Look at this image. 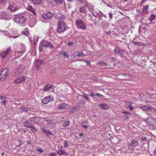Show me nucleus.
<instances>
[{
  "label": "nucleus",
  "instance_id": "obj_1",
  "mask_svg": "<svg viewBox=\"0 0 156 156\" xmlns=\"http://www.w3.org/2000/svg\"><path fill=\"white\" fill-rule=\"evenodd\" d=\"M93 10H94L93 8L90 5L86 4L84 5L80 8L79 11L83 13L86 14H88Z\"/></svg>",
  "mask_w": 156,
  "mask_h": 156
},
{
  "label": "nucleus",
  "instance_id": "obj_2",
  "mask_svg": "<svg viewBox=\"0 0 156 156\" xmlns=\"http://www.w3.org/2000/svg\"><path fill=\"white\" fill-rule=\"evenodd\" d=\"M75 23L77 28L83 30H85L87 29V25L82 20L80 19L76 20Z\"/></svg>",
  "mask_w": 156,
  "mask_h": 156
},
{
  "label": "nucleus",
  "instance_id": "obj_3",
  "mask_svg": "<svg viewBox=\"0 0 156 156\" xmlns=\"http://www.w3.org/2000/svg\"><path fill=\"white\" fill-rule=\"evenodd\" d=\"M39 47V51H41L43 50L42 47H48L50 48H53L54 46L52 45V44L50 42L45 40L42 41L40 43Z\"/></svg>",
  "mask_w": 156,
  "mask_h": 156
},
{
  "label": "nucleus",
  "instance_id": "obj_4",
  "mask_svg": "<svg viewBox=\"0 0 156 156\" xmlns=\"http://www.w3.org/2000/svg\"><path fill=\"white\" fill-rule=\"evenodd\" d=\"M66 26L64 22L59 21L58 24L57 31L59 33L64 32L66 30Z\"/></svg>",
  "mask_w": 156,
  "mask_h": 156
},
{
  "label": "nucleus",
  "instance_id": "obj_5",
  "mask_svg": "<svg viewBox=\"0 0 156 156\" xmlns=\"http://www.w3.org/2000/svg\"><path fill=\"white\" fill-rule=\"evenodd\" d=\"M26 20V18L22 15L16 14L15 15L14 20L17 23H24Z\"/></svg>",
  "mask_w": 156,
  "mask_h": 156
},
{
  "label": "nucleus",
  "instance_id": "obj_6",
  "mask_svg": "<svg viewBox=\"0 0 156 156\" xmlns=\"http://www.w3.org/2000/svg\"><path fill=\"white\" fill-rule=\"evenodd\" d=\"M8 74V70L6 68L4 69L0 74V80L2 81L5 79Z\"/></svg>",
  "mask_w": 156,
  "mask_h": 156
},
{
  "label": "nucleus",
  "instance_id": "obj_7",
  "mask_svg": "<svg viewBox=\"0 0 156 156\" xmlns=\"http://www.w3.org/2000/svg\"><path fill=\"white\" fill-rule=\"evenodd\" d=\"M25 70V67L24 65H21L15 72V75L18 76L22 74Z\"/></svg>",
  "mask_w": 156,
  "mask_h": 156
},
{
  "label": "nucleus",
  "instance_id": "obj_8",
  "mask_svg": "<svg viewBox=\"0 0 156 156\" xmlns=\"http://www.w3.org/2000/svg\"><path fill=\"white\" fill-rule=\"evenodd\" d=\"M8 9L12 12L16 11L18 10L19 8L14 2L11 3L9 5Z\"/></svg>",
  "mask_w": 156,
  "mask_h": 156
},
{
  "label": "nucleus",
  "instance_id": "obj_9",
  "mask_svg": "<svg viewBox=\"0 0 156 156\" xmlns=\"http://www.w3.org/2000/svg\"><path fill=\"white\" fill-rule=\"evenodd\" d=\"M54 99L52 97L49 96L44 98L42 100V102L44 104H46L50 101H52Z\"/></svg>",
  "mask_w": 156,
  "mask_h": 156
},
{
  "label": "nucleus",
  "instance_id": "obj_10",
  "mask_svg": "<svg viewBox=\"0 0 156 156\" xmlns=\"http://www.w3.org/2000/svg\"><path fill=\"white\" fill-rule=\"evenodd\" d=\"M44 64V62L43 60L38 59L35 63V65L37 69L40 68L41 66H43Z\"/></svg>",
  "mask_w": 156,
  "mask_h": 156
},
{
  "label": "nucleus",
  "instance_id": "obj_11",
  "mask_svg": "<svg viewBox=\"0 0 156 156\" xmlns=\"http://www.w3.org/2000/svg\"><path fill=\"white\" fill-rule=\"evenodd\" d=\"M11 50V48H8L5 51H2L0 53V56L3 58H5L8 54L9 53L10 51Z\"/></svg>",
  "mask_w": 156,
  "mask_h": 156
},
{
  "label": "nucleus",
  "instance_id": "obj_12",
  "mask_svg": "<svg viewBox=\"0 0 156 156\" xmlns=\"http://www.w3.org/2000/svg\"><path fill=\"white\" fill-rule=\"evenodd\" d=\"M25 80V78L24 76L20 77L17 78L14 81V83L16 84H18L19 83H23L24 82Z\"/></svg>",
  "mask_w": 156,
  "mask_h": 156
},
{
  "label": "nucleus",
  "instance_id": "obj_13",
  "mask_svg": "<svg viewBox=\"0 0 156 156\" xmlns=\"http://www.w3.org/2000/svg\"><path fill=\"white\" fill-rule=\"evenodd\" d=\"M53 16V14L51 12H49L46 14H44L42 15V17L45 20H48L51 18Z\"/></svg>",
  "mask_w": 156,
  "mask_h": 156
},
{
  "label": "nucleus",
  "instance_id": "obj_14",
  "mask_svg": "<svg viewBox=\"0 0 156 156\" xmlns=\"http://www.w3.org/2000/svg\"><path fill=\"white\" fill-rule=\"evenodd\" d=\"M54 16L56 19L58 20H63L65 18V16L61 14L60 13L55 14Z\"/></svg>",
  "mask_w": 156,
  "mask_h": 156
},
{
  "label": "nucleus",
  "instance_id": "obj_15",
  "mask_svg": "<svg viewBox=\"0 0 156 156\" xmlns=\"http://www.w3.org/2000/svg\"><path fill=\"white\" fill-rule=\"evenodd\" d=\"M0 100H1L0 104L6 107V103L7 101L6 100L5 98L2 96H0Z\"/></svg>",
  "mask_w": 156,
  "mask_h": 156
},
{
  "label": "nucleus",
  "instance_id": "obj_16",
  "mask_svg": "<svg viewBox=\"0 0 156 156\" xmlns=\"http://www.w3.org/2000/svg\"><path fill=\"white\" fill-rule=\"evenodd\" d=\"M138 144L139 143L137 141L135 140H133L131 141V143H129L128 145L133 147H136L138 146Z\"/></svg>",
  "mask_w": 156,
  "mask_h": 156
},
{
  "label": "nucleus",
  "instance_id": "obj_17",
  "mask_svg": "<svg viewBox=\"0 0 156 156\" xmlns=\"http://www.w3.org/2000/svg\"><path fill=\"white\" fill-rule=\"evenodd\" d=\"M121 49L119 48H115L114 50V51L116 54H119L121 57H123V53L121 51Z\"/></svg>",
  "mask_w": 156,
  "mask_h": 156
},
{
  "label": "nucleus",
  "instance_id": "obj_18",
  "mask_svg": "<svg viewBox=\"0 0 156 156\" xmlns=\"http://www.w3.org/2000/svg\"><path fill=\"white\" fill-rule=\"evenodd\" d=\"M68 104L65 103H62L58 106V108L59 109H63L66 108Z\"/></svg>",
  "mask_w": 156,
  "mask_h": 156
},
{
  "label": "nucleus",
  "instance_id": "obj_19",
  "mask_svg": "<svg viewBox=\"0 0 156 156\" xmlns=\"http://www.w3.org/2000/svg\"><path fill=\"white\" fill-rule=\"evenodd\" d=\"M148 5H144L143 6L142 11V14L143 15H145L147 13V8Z\"/></svg>",
  "mask_w": 156,
  "mask_h": 156
},
{
  "label": "nucleus",
  "instance_id": "obj_20",
  "mask_svg": "<svg viewBox=\"0 0 156 156\" xmlns=\"http://www.w3.org/2000/svg\"><path fill=\"white\" fill-rule=\"evenodd\" d=\"M52 85L50 84H47L46 85L43 91L44 92H46L49 91L52 88Z\"/></svg>",
  "mask_w": 156,
  "mask_h": 156
},
{
  "label": "nucleus",
  "instance_id": "obj_21",
  "mask_svg": "<svg viewBox=\"0 0 156 156\" xmlns=\"http://www.w3.org/2000/svg\"><path fill=\"white\" fill-rule=\"evenodd\" d=\"M58 154L60 155H67L68 154L66 152L62 150H58L57 151Z\"/></svg>",
  "mask_w": 156,
  "mask_h": 156
},
{
  "label": "nucleus",
  "instance_id": "obj_22",
  "mask_svg": "<svg viewBox=\"0 0 156 156\" xmlns=\"http://www.w3.org/2000/svg\"><path fill=\"white\" fill-rule=\"evenodd\" d=\"M6 14L4 12H1L0 13V18L2 19H5L8 20L6 17Z\"/></svg>",
  "mask_w": 156,
  "mask_h": 156
},
{
  "label": "nucleus",
  "instance_id": "obj_23",
  "mask_svg": "<svg viewBox=\"0 0 156 156\" xmlns=\"http://www.w3.org/2000/svg\"><path fill=\"white\" fill-rule=\"evenodd\" d=\"M32 1L34 4H41L42 2V0H31Z\"/></svg>",
  "mask_w": 156,
  "mask_h": 156
},
{
  "label": "nucleus",
  "instance_id": "obj_24",
  "mask_svg": "<svg viewBox=\"0 0 156 156\" xmlns=\"http://www.w3.org/2000/svg\"><path fill=\"white\" fill-rule=\"evenodd\" d=\"M100 107L101 108L104 109H107L109 107L108 105L105 104H103L102 105H101Z\"/></svg>",
  "mask_w": 156,
  "mask_h": 156
},
{
  "label": "nucleus",
  "instance_id": "obj_25",
  "mask_svg": "<svg viewBox=\"0 0 156 156\" xmlns=\"http://www.w3.org/2000/svg\"><path fill=\"white\" fill-rule=\"evenodd\" d=\"M74 54H76L75 55L74 57H73V58H75L77 56H79L83 55V52H80V51H78L74 53Z\"/></svg>",
  "mask_w": 156,
  "mask_h": 156
},
{
  "label": "nucleus",
  "instance_id": "obj_26",
  "mask_svg": "<svg viewBox=\"0 0 156 156\" xmlns=\"http://www.w3.org/2000/svg\"><path fill=\"white\" fill-rule=\"evenodd\" d=\"M82 96L84 98L86 101L90 102V98L88 97V95L87 94L84 93L83 95H82Z\"/></svg>",
  "mask_w": 156,
  "mask_h": 156
},
{
  "label": "nucleus",
  "instance_id": "obj_27",
  "mask_svg": "<svg viewBox=\"0 0 156 156\" xmlns=\"http://www.w3.org/2000/svg\"><path fill=\"white\" fill-rule=\"evenodd\" d=\"M28 9L29 11L32 12L33 14H35V11L34 10V9L33 8L32 6L29 5L28 6Z\"/></svg>",
  "mask_w": 156,
  "mask_h": 156
},
{
  "label": "nucleus",
  "instance_id": "obj_28",
  "mask_svg": "<svg viewBox=\"0 0 156 156\" xmlns=\"http://www.w3.org/2000/svg\"><path fill=\"white\" fill-rule=\"evenodd\" d=\"M42 132L44 134H45L47 136H48V132H47L48 131V130H47L46 128H43L42 129Z\"/></svg>",
  "mask_w": 156,
  "mask_h": 156
},
{
  "label": "nucleus",
  "instance_id": "obj_29",
  "mask_svg": "<svg viewBox=\"0 0 156 156\" xmlns=\"http://www.w3.org/2000/svg\"><path fill=\"white\" fill-rule=\"evenodd\" d=\"M93 10L92 11L90 12L92 13V15L90 14L89 12L88 13V15H89V16L91 18V19L92 18V17L93 16H94L95 17H97V16H98L97 14L96 13H94V12H93Z\"/></svg>",
  "mask_w": 156,
  "mask_h": 156
},
{
  "label": "nucleus",
  "instance_id": "obj_30",
  "mask_svg": "<svg viewBox=\"0 0 156 156\" xmlns=\"http://www.w3.org/2000/svg\"><path fill=\"white\" fill-rule=\"evenodd\" d=\"M45 121L47 122V125H49L54 123V120L48 119L45 120Z\"/></svg>",
  "mask_w": 156,
  "mask_h": 156
},
{
  "label": "nucleus",
  "instance_id": "obj_31",
  "mask_svg": "<svg viewBox=\"0 0 156 156\" xmlns=\"http://www.w3.org/2000/svg\"><path fill=\"white\" fill-rule=\"evenodd\" d=\"M70 124V121H64L62 124V125L64 127H66L68 126Z\"/></svg>",
  "mask_w": 156,
  "mask_h": 156
},
{
  "label": "nucleus",
  "instance_id": "obj_32",
  "mask_svg": "<svg viewBox=\"0 0 156 156\" xmlns=\"http://www.w3.org/2000/svg\"><path fill=\"white\" fill-rule=\"evenodd\" d=\"M54 1L56 4H61L63 2H64V0H54Z\"/></svg>",
  "mask_w": 156,
  "mask_h": 156
},
{
  "label": "nucleus",
  "instance_id": "obj_33",
  "mask_svg": "<svg viewBox=\"0 0 156 156\" xmlns=\"http://www.w3.org/2000/svg\"><path fill=\"white\" fill-rule=\"evenodd\" d=\"M30 128L31 129V130L32 132L35 133L36 132L37 129L34 126H32Z\"/></svg>",
  "mask_w": 156,
  "mask_h": 156
},
{
  "label": "nucleus",
  "instance_id": "obj_34",
  "mask_svg": "<svg viewBox=\"0 0 156 156\" xmlns=\"http://www.w3.org/2000/svg\"><path fill=\"white\" fill-rule=\"evenodd\" d=\"M152 109L155 110V108L154 107L151 106H150L149 107H148L147 106V110L148 111H151Z\"/></svg>",
  "mask_w": 156,
  "mask_h": 156
},
{
  "label": "nucleus",
  "instance_id": "obj_35",
  "mask_svg": "<svg viewBox=\"0 0 156 156\" xmlns=\"http://www.w3.org/2000/svg\"><path fill=\"white\" fill-rule=\"evenodd\" d=\"M24 52L25 51H19V52H16L15 54L16 55V54L17 53L18 55H19V56H20L21 55V54L24 53Z\"/></svg>",
  "mask_w": 156,
  "mask_h": 156
},
{
  "label": "nucleus",
  "instance_id": "obj_36",
  "mask_svg": "<svg viewBox=\"0 0 156 156\" xmlns=\"http://www.w3.org/2000/svg\"><path fill=\"white\" fill-rule=\"evenodd\" d=\"M64 146L65 148H66L68 146V142L66 140L64 141Z\"/></svg>",
  "mask_w": 156,
  "mask_h": 156
},
{
  "label": "nucleus",
  "instance_id": "obj_37",
  "mask_svg": "<svg viewBox=\"0 0 156 156\" xmlns=\"http://www.w3.org/2000/svg\"><path fill=\"white\" fill-rule=\"evenodd\" d=\"M24 126L25 127H28L29 128H31L32 126L33 125L31 124H23Z\"/></svg>",
  "mask_w": 156,
  "mask_h": 156
},
{
  "label": "nucleus",
  "instance_id": "obj_38",
  "mask_svg": "<svg viewBox=\"0 0 156 156\" xmlns=\"http://www.w3.org/2000/svg\"><path fill=\"white\" fill-rule=\"evenodd\" d=\"M147 105H144V106L140 107V108L142 109L144 111L147 110Z\"/></svg>",
  "mask_w": 156,
  "mask_h": 156
},
{
  "label": "nucleus",
  "instance_id": "obj_39",
  "mask_svg": "<svg viewBox=\"0 0 156 156\" xmlns=\"http://www.w3.org/2000/svg\"><path fill=\"white\" fill-rule=\"evenodd\" d=\"M30 122H34L36 119V117L30 118L29 119Z\"/></svg>",
  "mask_w": 156,
  "mask_h": 156
},
{
  "label": "nucleus",
  "instance_id": "obj_40",
  "mask_svg": "<svg viewBox=\"0 0 156 156\" xmlns=\"http://www.w3.org/2000/svg\"><path fill=\"white\" fill-rule=\"evenodd\" d=\"M98 64L99 65H101V66H106L107 64L104 62H101L98 63Z\"/></svg>",
  "mask_w": 156,
  "mask_h": 156
},
{
  "label": "nucleus",
  "instance_id": "obj_41",
  "mask_svg": "<svg viewBox=\"0 0 156 156\" xmlns=\"http://www.w3.org/2000/svg\"><path fill=\"white\" fill-rule=\"evenodd\" d=\"M21 110L23 111L27 112L28 111V109L27 108L25 107H22L21 108Z\"/></svg>",
  "mask_w": 156,
  "mask_h": 156
},
{
  "label": "nucleus",
  "instance_id": "obj_42",
  "mask_svg": "<svg viewBox=\"0 0 156 156\" xmlns=\"http://www.w3.org/2000/svg\"><path fill=\"white\" fill-rule=\"evenodd\" d=\"M155 15H154V14H152L151 15V17H150V20L151 21H152L153 20L155 19Z\"/></svg>",
  "mask_w": 156,
  "mask_h": 156
},
{
  "label": "nucleus",
  "instance_id": "obj_43",
  "mask_svg": "<svg viewBox=\"0 0 156 156\" xmlns=\"http://www.w3.org/2000/svg\"><path fill=\"white\" fill-rule=\"evenodd\" d=\"M78 2L80 3H87V1L86 0H79Z\"/></svg>",
  "mask_w": 156,
  "mask_h": 156
},
{
  "label": "nucleus",
  "instance_id": "obj_44",
  "mask_svg": "<svg viewBox=\"0 0 156 156\" xmlns=\"http://www.w3.org/2000/svg\"><path fill=\"white\" fill-rule=\"evenodd\" d=\"M63 55L64 57L66 56L67 58H69V55L66 52H64Z\"/></svg>",
  "mask_w": 156,
  "mask_h": 156
},
{
  "label": "nucleus",
  "instance_id": "obj_45",
  "mask_svg": "<svg viewBox=\"0 0 156 156\" xmlns=\"http://www.w3.org/2000/svg\"><path fill=\"white\" fill-rule=\"evenodd\" d=\"M30 119H28L27 120L23 122V124H30Z\"/></svg>",
  "mask_w": 156,
  "mask_h": 156
},
{
  "label": "nucleus",
  "instance_id": "obj_46",
  "mask_svg": "<svg viewBox=\"0 0 156 156\" xmlns=\"http://www.w3.org/2000/svg\"><path fill=\"white\" fill-rule=\"evenodd\" d=\"M37 151L39 152L40 153H42L44 151V150L42 149L41 148L37 149Z\"/></svg>",
  "mask_w": 156,
  "mask_h": 156
},
{
  "label": "nucleus",
  "instance_id": "obj_47",
  "mask_svg": "<svg viewBox=\"0 0 156 156\" xmlns=\"http://www.w3.org/2000/svg\"><path fill=\"white\" fill-rule=\"evenodd\" d=\"M6 0H0V3L4 4L6 3Z\"/></svg>",
  "mask_w": 156,
  "mask_h": 156
},
{
  "label": "nucleus",
  "instance_id": "obj_48",
  "mask_svg": "<svg viewBox=\"0 0 156 156\" xmlns=\"http://www.w3.org/2000/svg\"><path fill=\"white\" fill-rule=\"evenodd\" d=\"M86 104V102L84 101H81L80 102V104L84 105Z\"/></svg>",
  "mask_w": 156,
  "mask_h": 156
},
{
  "label": "nucleus",
  "instance_id": "obj_49",
  "mask_svg": "<svg viewBox=\"0 0 156 156\" xmlns=\"http://www.w3.org/2000/svg\"><path fill=\"white\" fill-rule=\"evenodd\" d=\"M91 80L94 81H97L98 80V78L96 77H94L91 78Z\"/></svg>",
  "mask_w": 156,
  "mask_h": 156
},
{
  "label": "nucleus",
  "instance_id": "obj_50",
  "mask_svg": "<svg viewBox=\"0 0 156 156\" xmlns=\"http://www.w3.org/2000/svg\"><path fill=\"white\" fill-rule=\"evenodd\" d=\"M95 95H95V94L93 92L91 93L90 94V97L93 98H94Z\"/></svg>",
  "mask_w": 156,
  "mask_h": 156
},
{
  "label": "nucleus",
  "instance_id": "obj_51",
  "mask_svg": "<svg viewBox=\"0 0 156 156\" xmlns=\"http://www.w3.org/2000/svg\"><path fill=\"white\" fill-rule=\"evenodd\" d=\"M126 105L128 106H131L133 104V103L131 102H126Z\"/></svg>",
  "mask_w": 156,
  "mask_h": 156
},
{
  "label": "nucleus",
  "instance_id": "obj_52",
  "mask_svg": "<svg viewBox=\"0 0 156 156\" xmlns=\"http://www.w3.org/2000/svg\"><path fill=\"white\" fill-rule=\"evenodd\" d=\"M108 15L110 19H112V14L111 12L108 13Z\"/></svg>",
  "mask_w": 156,
  "mask_h": 156
},
{
  "label": "nucleus",
  "instance_id": "obj_53",
  "mask_svg": "<svg viewBox=\"0 0 156 156\" xmlns=\"http://www.w3.org/2000/svg\"><path fill=\"white\" fill-rule=\"evenodd\" d=\"M48 133V135H53V133H52L51 131H49V130H48V132H47Z\"/></svg>",
  "mask_w": 156,
  "mask_h": 156
},
{
  "label": "nucleus",
  "instance_id": "obj_54",
  "mask_svg": "<svg viewBox=\"0 0 156 156\" xmlns=\"http://www.w3.org/2000/svg\"><path fill=\"white\" fill-rule=\"evenodd\" d=\"M81 126L85 129H86L88 128L87 126L84 125H81Z\"/></svg>",
  "mask_w": 156,
  "mask_h": 156
},
{
  "label": "nucleus",
  "instance_id": "obj_55",
  "mask_svg": "<svg viewBox=\"0 0 156 156\" xmlns=\"http://www.w3.org/2000/svg\"><path fill=\"white\" fill-rule=\"evenodd\" d=\"M123 113L126 114H127L130 115V112H127V111H123L122 112Z\"/></svg>",
  "mask_w": 156,
  "mask_h": 156
},
{
  "label": "nucleus",
  "instance_id": "obj_56",
  "mask_svg": "<svg viewBox=\"0 0 156 156\" xmlns=\"http://www.w3.org/2000/svg\"><path fill=\"white\" fill-rule=\"evenodd\" d=\"M19 36V35H15V36H10V37H12L13 38H16L18 37Z\"/></svg>",
  "mask_w": 156,
  "mask_h": 156
},
{
  "label": "nucleus",
  "instance_id": "obj_57",
  "mask_svg": "<svg viewBox=\"0 0 156 156\" xmlns=\"http://www.w3.org/2000/svg\"><path fill=\"white\" fill-rule=\"evenodd\" d=\"M129 110L130 111H132L133 108V107L131 106H128Z\"/></svg>",
  "mask_w": 156,
  "mask_h": 156
},
{
  "label": "nucleus",
  "instance_id": "obj_58",
  "mask_svg": "<svg viewBox=\"0 0 156 156\" xmlns=\"http://www.w3.org/2000/svg\"><path fill=\"white\" fill-rule=\"evenodd\" d=\"M132 43L135 45H139V42H136L134 41H133Z\"/></svg>",
  "mask_w": 156,
  "mask_h": 156
},
{
  "label": "nucleus",
  "instance_id": "obj_59",
  "mask_svg": "<svg viewBox=\"0 0 156 156\" xmlns=\"http://www.w3.org/2000/svg\"><path fill=\"white\" fill-rule=\"evenodd\" d=\"M85 62L87 63V65L89 66L90 65V61H87L86 60V61H85Z\"/></svg>",
  "mask_w": 156,
  "mask_h": 156
},
{
  "label": "nucleus",
  "instance_id": "obj_60",
  "mask_svg": "<svg viewBox=\"0 0 156 156\" xmlns=\"http://www.w3.org/2000/svg\"><path fill=\"white\" fill-rule=\"evenodd\" d=\"M22 34L24 35H27L28 34V33L27 32H22Z\"/></svg>",
  "mask_w": 156,
  "mask_h": 156
},
{
  "label": "nucleus",
  "instance_id": "obj_61",
  "mask_svg": "<svg viewBox=\"0 0 156 156\" xmlns=\"http://www.w3.org/2000/svg\"><path fill=\"white\" fill-rule=\"evenodd\" d=\"M96 95L97 96H103V95L99 93H97L96 94Z\"/></svg>",
  "mask_w": 156,
  "mask_h": 156
},
{
  "label": "nucleus",
  "instance_id": "obj_62",
  "mask_svg": "<svg viewBox=\"0 0 156 156\" xmlns=\"http://www.w3.org/2000/svg\"><path fill=\"white\" fill-rule=\"evenodd\" d=\"M77 61H83L84 62H85L86 61V60L83 59H79V60H77Z\"/></svg>",
  "mask_w": 156,
  "mask_h": 156
},
{
  "label": "nucleus",
  "instance_id": "obj_63",
  "mask_svg": "<svg viewBox=\"0 0 156 156\" xmlns=\"http://www.w3.org/2000/svg\"><path fill=\"white\" fill-rule=\"evenodd\" d=\"M80 108L79 106H76V107H75L74 108H73L74 109H75L76 110H78V109H79Z\"/></svg>",
  "mask_w": 156,
  "mask_h": 156
},
{
  "label": "nucleus",
  "instance_id": "obj_64",
  "mask_svg": "<svg viewBox=\"0 0 156 156\" xmlns=\"http://www.w3.org/2000/svg\"><path fill=\"white\" fill-rule=\"evenodd\" d=\"M55 153H51L50 154V156H55Z\"/></svg>",
  "mask_w": 156,
  "mask_h": 156
}]
</instances>
